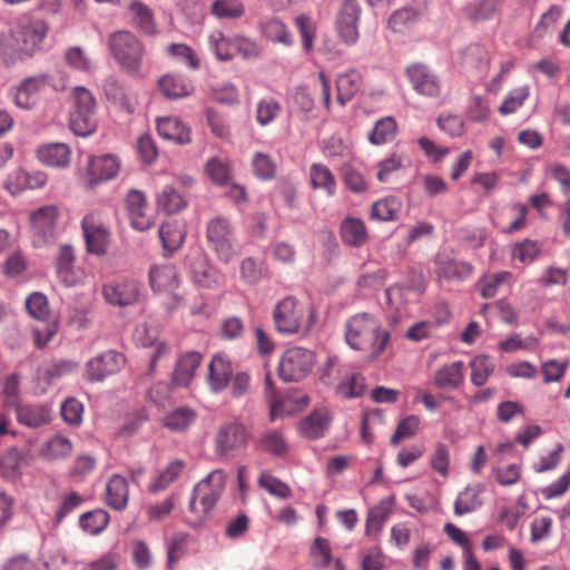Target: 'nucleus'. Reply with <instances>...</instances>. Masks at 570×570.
Segmentation results:
<instances>
[{
    "label": "nucleus",
    "mask_w": 570,
    "mask_h": 570,
    "mask_svg": "<svg viewBox=\"0 0 570 570\" xmlns=\"http://www.w3.org/2000/svg\"><path fill=\"white\" fill-rule=\"evenodd\" d=\"M128 498L127 480L119 474L111 475L106 484V504L116 511H122L127 507Z\"/></svg>",
    "instance_id": "cd10ccee"
},
{
    "label": "nucleus",
    "mask_w": 570,
    "mask_h": 570,
    "mask_svg": "<svg viewBox=\"0 0 570 570\" xmlns=\"http://www.w3.org/2000/svg\"><path fill=\"white\" fill-rule=\"evenodd\" d=\"M311 563L316 569H324L332 561L330 542L324 538H316L309 549Z\"/></svg>",
    "instance_id": "bf43d9fd"
},
{
    "label": "nucleus",
    "mask_w": 570,
    "mask_h": 570,
    "mask_svg": "<svg viewBox=\"0 0 570 570\" xmlns=\"http://www.w3.org/2000/svg\"><path fill=\"white\" fill-rule=\"evenodd\" d=\"M331 422L330 412L326 409L315 410L299 424L301 432L309 439L323 436Z\"/></svg>",
    "instance_id": "4c0bfd02"
},
{
    "label": "nucleus",
    "mask_w": 570,
    "mask_h": 570,
    "mask_svg": "<svg viewBox=\"0 0 570 570\" xmlns=\"http://www.w3.org/2000/svg\"><path fill=\"white\" fill-rule=\"evenodd\" d=\"M59 218L60 209L56 205L41 206L30 214L31 242L35 247H43L56 240Z\"/></svg>",
    "instance_id": "0eeeda50"
},
{
    "label": "nucleus",
    "mask_w": 570,
    "mask_h": 570,
    "mask_svg": "<svg viewBox=\"0 0 570 570\" xmlns=\"http://www.w3.org/2000/svg\"><path fill=\"white\" fill-rule=\"evenodd\" d=\"M157 131L164 139L178 145L188 144L191 140L190 129L175 117L159 118Z\"/></svg>",
    "instance_id": "7c9ffc66"
},
{
    "label": "nucleus",
    "mask_w": 570,
    "mask_h": 570,
    "mask_svg": "<svg viewBox=\"0 0 570 570\" xmlns=\"http://www.w3.org/2000/svg\"><path fill=\"white\" fill-rule=\"evenodd\" d=\"M462 69L473 76H483L490 67V57L487 48L479 43H471L461 53Z\"/></svg>",
    "instance_id": "393cba45"
},
{
    "label": "nucleus",
    "mask_w": 570,
    "mask_h": 570,
    "mask_svg": "<svg viewBox=\"0 0 570 570\" xmlns=\"http://www.w3.org/2000/svg\"><path fill=\"white\" fill-rule=\"evenodd\" d=\"M22 59L30 57L38 49L47 35V26L42 21H35L20 27L13 32Z\"/></svg>",
    "instance_id": "5701e85b"
},
{
    "label": "nucleus",
    "mask_w": 570,
    "mask_h": 570,
    "mask_svg": "<svg viewBox=\"0 0 570 570\" xmlns=\"http://www.w3.org/2000/svg\"><path fill=\"white\" fill-rule=\"evenodd\" d=\"M37 157L46 166L66 168L70 164L71 150L66 144H46L37 149Z\"/></svg>",
    "instance_id": "a878e982"
},
{
    "label": "nucleus",
    "mask_w": 570,
    "mask_h": 570,
    "mask_svg": "<svg viewBox=\"0 0 570 570\" xmlns=\"http://www.w3.org/2000/svg\"><path fill=\"white\" fill-rule=\"evenodd\" d=\"M471 382L476 386H482L487 383L489 376L494 371V364L487 355L475 356L471 363Z\"/></svg>",
    "instance_id": "13d9d810"
},
{
    "label": "nucleus",
    "mask_w": 570,
    "mask_h": 570,
    "mask_svg": "<svg viewBox=\"0 0 570 570\" xmlns=\"http://www.w3.org/2000/svg\"><path fill=\"white\" fill-rule=\"evenodd\" d=\"M254 175L263 180L272 179L276 173V164L269 155L256 153L252 160Z\"/></svg>",
    "instance_id": "774afa93"
},
{
    "label": "nucleus",
    "mask_w": 570,
    "mask_h": 570,
    "mask_svg": "<svg viewBox=\"0 0 570 570\" xmlns=\"http://www.w3.org/2000/svg\"><path fill=\"white\" fill-rule=\"evenodd\" d=\"M275 330L283 335L306 333L315 322L313 307L304 306L293 296H286L273 311Z\"/></svg>",
    "instance_id": "f03ea898"
},
{
    "label": "nucleus",
    "mask_w": 570,
    "mask_h": 570,
    "mask_svg": "<svg viewBox=\"0 0 570 570\" xmlns=\"http://www.w3.org/2000/svg\"><path fill=\"white\" fill-rule=\"evenodd\" d=\"M464 381V364L455 361L438 368L433 375V384L441 390H456Z\"/></svg>",
    "instance_id": "bb28decb"
},
{
    "label": "nucleus",
    "mask_w": 570,
    "mask_h": 570,
    "mask_svg": "<svg viewBox=\"0 0 570 570\" xmlns=\"http://www.w3.org/2000/svg\"><path fill=\"white\" fill-rule=\"evenodd\" d=\"M157 205L167 214H175L187 206L184 196L171 186H165L157 196Z\"/></svg>",
    "instance_id": "8fccbe9b"
},
{
    "label": "nucleus",
    "mask_w": 570,
    "mask_h": 570,
    "mask_svg": "<svg viewBox=\"0 0 570 570\" xmlns=\"http://www.w3.org/2000/svg\"><path fill=\"white\" fill-rule=\"evenodd\" d=\"M26 464V453L17 448L9 449L0 459L2 473L10 479L19 476Z\"/></svg>",
    "instance_id": "c03bdc74"
},
{
    "label": "nucleus",
    "mask_w": 570,
    "mask_h": 570,
    "mask_svg": "<svg viewBox=\"0 0 570 570\" xmlns=\"http://www.w3.org/2000/svg\"><path fill=\"white\" fill-rule=\"evenodd\" d=\"M226 485V473L223 470L212 471L194 488L189 511L198 518L206 517L216 505Z\"/></svg>",
    "instance_id": "39448f33"
},
{
    "label": "nucleus",
    "mask_w": 570,
    "mask_h": 570,
    "mask_svg": "<svg viewBox=\"0 0 570 570\" xmlns=\"http://www.w3.org/2000/svg\"><path fill=\"white\" fill-rule=\"evenodd\" d=\"M298 404L289 395L271 396L269 399V419L275 421L278 417L294 414L298 410Z\"/></svg>",
    "instance_id": "052dcab7"
},
{
    "label": "nucleus",
    "mask_w": 570,
    "mask_h": 570,
    "mask_svg": "<svg viewBox=\"0 0 570 570\" xmlns=\"http://www.w3.org/2000/svg\"><path fill=\"white\" fill-rule=\"evenodd\" d=\"M397 125L393 117H384L377 120L368 135V140L373 145H383L391 140L396 135Z\"/></svg>",
    "instance_id": "3c124183"
},
{
    "label": "nucleus",
    "mask_w": 570,
    "mask_h": 570,
    "mask_svg": "<svg viewBox=\"0 0 570 570\" xmlns=\"http://www.w3.org/2000/svg\"><path fill=\"white\" fill-rule=\"evenodd\" d=\"M269 268L264 258L245 257L239 264V278L244 284L256 285L269 277Z\"/></svg>",
    "instance_id": "2f4dec72"
},
{
    "label": "nucleus",
    "mask_w": 570,
    "mask_h": 570,
    "mask_svg": "<svg viewBox=\"0 0 570 570\" xmlns=\"http://www.w3.org/2000/svg\"><path fill=\"white\" fill-rule=\"evenodd\" d=\"M202 354L198 352H187L181 355L173 373V383L177 386H188L202 363Z\"/></svg>",
    "instance_id": "c85d7f7f"
},
{
    "label": "nucleus",
    "mask_w": 570,
    "mask_h": 570,
    "mask_svg": "<svg viewBox=\"0 0 570 570\" xmlns=\"http://www.w3.org/2000/svg\"><path fill=\"white\" fill-rule=\"evenodd\" d=\"M210 12L218 19H239L245 14V6L240 0H215Z\"/></svg>",
    "instance_id": "5fc2aeb1"
},
{
    "label": "nucleus",
    "mask_w": 570,
    "mask_h": 570,
    "mask_svg": "<svg viewBox=\"0 0 570 570\" xmlns=\"http://www.w3.org/2000/svg\"><path fill=\"white\" fill-rule=\"evenodd\" d=\"M405 76L416 94L425 97L439 96L440 81L428 66L413 63L405 69Z\"/></svg>",
    "instance_id": "a211bd4d"
},
{
    "label": "nucleus",
    "mask_w": 570,
    "mask_h": 570,
    "mask_svg": "<svg viewBox=\"0 0 570 570\" xmlns=\"http://www.w3.org/2000/svg\"><path fill=\"white\" fill-rule=\"evenodd\" d=\"M75 250L70 245H62L59 248L56 273L58 278L68 287L76 286L85 279V272L75 267Z\"/></svg>",
    "instance_id": "412c9836"
},
{
    "label": "nucleus",
    "mask_w": 570,
    "mask_h": 570,
    "mask_svg": "<svg viewBox=\"0 0 570 570\" xmlns=\"http://www.w3.org/2000/svg\"><path fill=\"white\" fill-rule=\"evenodd\" d=\"M107 43L120 68L129 72L140 70L146 48L137 36L128 30H119L109 35Z\"/></svg>",
    "instance_id": "7ed1b4c3"
},
{
    "label": "nucleus",
    "mask_w": 570,
    "mask_h": 570,
    "mask_svg": "<svg viewBox=\"0 0 570 570\" xmlns=\"http://www.w3.org/2000/svg\"><path fill=\"white\" fill-rule=\"evenodd\" d=\"M315 355L312 351L295 346L286 350L281 356L277 372L284 382H299L312 371Z\"/></svg>",
    "instance_id": "1a4fd4ad"
},
{
    "label": "nucleus",
    "mask_w": 570,
    "mask_h": 570,
    "mask_svg": "<svg viewBox=\"0 0 570 570\" xmlns=\"http://www.w3.org/2000/svg\"><path fill=\"white\" fill-rule=\"evenodd\" d=\"M119 169L120 160L115 155L90 156L87 165L86 179L90 186H95L115 178Z\"/></svg>",
    "instance_id": "6ab92c4d"
},
{
    "label": "nucleus",
    "mask_w": 570,
    "mask_h": 570,
    "mask_svg": "<svg viewBox=\"0 0 570 570\" xmlns=\"http://www.w3.org/2000/svg\"><path fill=\"white\" fill-rule=\"evenodd\" d=\"M101 295L109 306L125 308L139 302L141 285L130 277H117L102 284Z\"/></svg>",
    "instance_id": "9d476101"
},
{
    "label": "nucleus",
    "mask_w": 570,
    "mask_h": 570,
    "mask_svg": "<svg viewBox=\"0 0 570 570\" xmlns=\"http://www.w3.org/2000/svg\"><path fill=\"white\" fill-rule=\"evenodd\" d=\"M186 230L183 224L178 220H168L159 228V237L168 254L177 250L184 243Z\"/></svg>",
    "instance_id": "e433bc0d"
},
{
    "label": "nucleus",
    "mask_w": 570,
    "mask_h": 570,
    "mask_svg": "<svg viewBox=\"0 0 570 570\" xmlns=\"http://www.w3.org/2000/svg\"><path fill=\"white\" fill-rule=\"evenodd\" d=\"M208 46L219 61H229L237 56L249 60L261 55V47L254 39L243 35L227 37L220 30H214L208 36Z\"/></svg>",
    "instance_id": "20e7f679"
},
{
    "label": "nucleus",
    "mask_w": 570,
    "mask_h": 570,
    "mask_svg": "<svg viewBox=\"0 0 570 570\" xmlns=\"http://www.w3.org/2000/svg\"><path fill=\"white\" fill-rule=\"evenodd\" d=\"M81 228L88 253L104 256L110 245V230L104 217L98 213L87 214L81 220Z\"/></svg>",
    "instance_id": "ddd939ff"
},
{
    "label": "nucleus",
    "mask_w": 570,
    "mask_h": 570,
    "mask_svg": "<svg viewBox=\"0 0 570 570\" xmlns=\"http://www.w3.org/2000/svg\"><path fill=\"white\" fill-rule=\"evenodd\" d=\"M125 206L132 228L144 232L153 226V216L144 193L130 190L126 196Z\"/></svg>",
    "instance_id": "aec40b11"
},
{
    "label": "nucleus",
    "mask_w": 570,
    "mask_h": 570,
    "mask_svg": "<svg viewBox=\"0 0 570 570\" xmlns=\"http://www.w3.org/2000/svg\"><path fill=\"white\" fill-rule=\"evenodd\" d=\"M205 173L213 184L224 186L232 177V165L226 159L213 157L206 163Z\"/></svg>",
    "instance_id": "de8ad7c7"
},
{
    "label": "nucleus",
    "mask_w": 570,
    "mask_h": 570,
    "mask_svg": "<svg viewBox=\"0 0 570 570\" xmlns=\"http://www.w3.org/2000/svg\"><path fill=\"white\" fill-rule=\"evenodd\" d=\"M207 239L223 263L227 264L236 256L234 230L227 218L217 216L208 222Z\"/></svg>",
    "instance_id": "f8f14e48"
},
{
    "label": "nucleus",
    "mask_w": 570,
    "mask_h": 570,
    "mask_svg": "<svg viewBox=\"0 0 570 570\" xmlns=\"http://www.w3.org/2000/svg\"><path fill=\"white\" fill-rule=\"evenodd\" d=\"M17 420L29 428H39L50 421V410L40 404H17Z\"/></svg>",
    "instance_id": "72a5a7b5"
},
{
    "label": "nucleus",
    "mask_w": 570,
    "mask_h": 570,
    "mask_svg": "<svg viewBox=\"0 0 570 570\" xmlns=\"http://www.w3.org/2000/svg\"><path fill=\"white\" fill-rule=\"evenodd\" d=\"M342 240L354 247H361L367 242V229L360 218L347 217L341 224Z\"/></svg>",
    "instance_id": "c9c22d12"
},
{
    "label": "nucleus",
    "mask_w": 570,
    "mask_h": 570,
    "mask_svg": "<svg viewBox=\"0 0 570 570\" xmlns=\"http://www.w3.org/2000/svg\"><path fill=\"white\" fill-rule=\"evenodd\" d=\"M69 127L77 136H90L97 128L96 101L85 87L73 89V107L69 114Z\"/></svg>",
    "instance_id": "423d86ee"
},
{
    "label": "nucleus",
    "mask_w": 570,
    "mask_h": 570,
    "mask_svg": "<svg viewBox=\"0 0 570 570\" xmlns=\"http://www.w3.org/2000/svg\"><path fill=\"white\" fill-rule=\"evenodd\" d=\"M233 375L230 360L223 353L215 354L208 364L207 382L215 393L227 387Z\"/></svg>",
    "instance_id": "b1692460"
},
{
    "label": "nucleus",
    "mask_w": 570,
    "mask_h": 570,
    "mask_svg": "<svg viewBox=\"0 0 570 570\" xmlns=\"http://www.w3.org/2000/svg\"><path fill=\"white\" fill-rule=\"evenodd\" d=\"M158 88L169 99L184 98L194 92V85L179 75H165L158 80Z\"/></svg>",
    "instance_id": "473e14b6"
},
{
    "label": "nucleus",
    "mask_w": 570,
    "mask_h": 570,
    "mask_svg": "<svg viewBox=\"0 0 570 570\" xmlns=\"http://www.w3.org/2000/svg\"><path fill=\"white\" fill-rule=\"evenodd\" d=\"M541 252V245L537 240L523 239L511 246V257L522 264L533 263Z\"/></svg>",
    "instance_id": "6e6d98bb"
},
{
    "label": "nucleus",
    "mask_w": 570,
    "mask_h": 570,
    "mask_svg": "<svg viewBox=\"0 0 570 570\" xmlns=\"http://www.w3.org/2000/svg\"><path fill=\"white\" fill-rule=\"evenodd\" d=\"M294 23L302 37L303 49L306 52H309L313 49L314 39L316 36L315 23L313 22L312 18L307 14H298L294 19Z\"/></svg>",
    "instance_id": "69168bd1"
},
{
    "label": "nucleus",
    "mask_w": 570,
    "mask_h": 570,
    "mask_svg": "<svg viewBox=\"0 0 570 570\" xmlns=\"http://www.w3.org/2000/svg\"><path fill=\"white\" fill-rule=\"evenodd\" d=\"M402 203L395 197H386L375 202L371 208V218L380 222H391L397 218Z\"/></svg>",
    "instance_id": "09e8293b"
},
{
    "label": "nucleus",
    "mask_w": 570,
    "mask_h": 570,
    "mask_svg": "<svg viewBox=\"0 0 570 570\" xmlns=\"http://www.w3.org/2000/svg\"><path fill=\"white\" fill-rule=\"evenodd\" d=\"M512 273L509 271H500L495 273L484 274L476 283L479 292L483 298H492L498 294L499 288L509 283Z\"/></svg>",
    "instance_id": "37998d69"
},
{
    "label": "nucleus",
    "mask_w": 570,
    "mask_h": 570,
    "mask_svg": "<svg viewBox=\"0 0 570 570\" xmlns=\"http://www.w3.org/2000/svg\"><path fill=\"white\" fill-rule=\"evenodd\" d=\"M361 75L356 70L342 73L336 79L337 101L345 106L361 87Z\"/></svg>",
    "instance_id": "79ce46f5"
},
{
    "label": "nucleus",
    "mask_w": 570,
    "mask_h": 570,
    "mask_svg": "<svg viewBox=\"0 0 570 570\" xmlns=\"http://www.w3.org/2000/svg\"><path fill=\"white\" fill-rule=\"evenodd\" d=\"M315 96H317L325 109L331 110V86L324 72H318L317 79L311 90L307 87H299L295 90V104L304 111H311L314 108Z\"/></svg>",
    "instance_id": "f3484780"
},
{
    "label": "nucleus",
    "mask_w": 570,
    "mask_h": 570,
    "mask_svg": "<svg viewBox=\"0 0 570 570\" xmlns=\"http://www.w3.org/2000/svg\"><path fill=\"white\" fill-rule=\"evenodd\" d=\"M148 276L151 289L167 296L168 311L171 312L181 305L180 279L175 266L169 264L151 266Z\"/></svg>",
    "instance_id": "6e6552de"
},
{
    "label": "nucleus",
    "mask_w": 570,
    "mask_h": 570,
    "mask_svg": "<svg viewBox=\"0 0 570 570\" xmlns=\"http://www.w3.org/2000/svg\"><path fill=\"white\" fill-rule=\"evenodd\" d=\"M72 452L71 441L63 435L50 438L41 449V455L49 461L61 460Z\"/></svg>",
    "instance_id": "a18cd8bd"
},
{
    "label": "nucleus",
    "mask_w": 570,
    "mask_h": 570,
    "mask_svg": "<svg viewBox=\"0 0 570 570\" xmlns=\"http://www.w3.org/2000/svg\"><path fill=\"white\" fill-rule=\"evenodd\" d=\"M344 338L354 351L366 353L370 362L379 360L390 344V332L370 313H357L345 323Z\"/></svg>",
    "instance_id": "f257e3e1"
},
{
    "label": "nucleus",
    "mask_w": 570,
    "mask_h": 570,
    "mask_svg": "<svg viewBox=\"0 0 570 570\" xmlns=\"http://www.w3.org/2000/svg\"><path fill=\"white\" fill-rule=\"evenodd\" d=\"M258 484L274 497L288 499L292 495L291 488L268 472H263L259 475Z\"/></svg>",
    "instance_id": "338daca9"
},
{
    "label": "nucleus",
    "mask_w": 570,
    "mask_h": 570,
    "mask_svg": "<svg viewBox=\"0 0 570 570\" xmlns=\"http://www.w3.org/2000/svg\"><path fill=\"white\" fill-rule=\"evenodd\" d=\"M248 438L249 433L244 424L236 421L222 423L214 438L215 453L233 458L247 446Z\"/></svg>",
    "instance_id": "9b49d317"
},
{
    "label": "nucleus",
    "mask_w": 570,
    "mask_h": 570,
    "mask_svg": "<svg viewBox=\"0 0 570 570\" xmlns=\"http://www.w3.org/2000/svg\"><path fill=\"white\" fill-rule=\"evenodd\" d=\"M411 293L410 288L393 285L386 288L385 296L387 303L391 307H393L397 314V316L393 317V321H396L397 317H402L404 314V307L409 302L407 295Z\"/></svg>",
    "instance_id": "0e129e2a"
},
{
    "label": "nucleus",
    "mask_w": 570,
    "mask_h": 570,
    "mask_svg": "<svg viewBox=\"0 0 570 570\" xmlns=\"http://www.w3.org/2000/svg\"><path fill=\"white\" fill-rule=\"evenodd\" d=\"M361 14V7L357 0H344L336 19V30L348 46L356 43L358 39L357 21Z\"/></svg>",
    "instance_id": "dca6fc26"
},
{
    "label": "nucleus",
    "mask_w": 570,
    "mask_h": 570,
    "mask_svg": "<svg viewBox=\"0 0 570 570\" xmlns=\"http://www.w3.org/2000/svg\"><path fill=\"white\" fill-rule=\"evenodd\" d=\"M474 268L464 261H459L445 255L438 256L435 261V275L439 281L464 282L468 279Z\"/></svg>",
    "instance_id": "4be33fe9"
},
{
    "label": "nucleus",
    "mask_w": 570,
    "mask_h": 570,
    "mask_svg": "<svg viewBox=\"0 0 570 570\" xmlns=\"http://www.w3.org/2000/svg\"><path fill=\"white\" fill-rule=\"evenodd\" d=\"M197 416V412L191 407L180 406L167 413L163 424L173 432H184L195 423Z\"/></svg>",
    "instance_id": "58836bf2"
},
{
    "label": "nucleus",
    "mask_w": 570,
    "mask_h": 570,
    "mask_svg": "<svg viewBox=\"0 0 570 570\" xmlns=\"http://www.w3.org/2000/svg\"><path fill=\"white\" fill-rule=\"evenodd\" d=\"M51 86L49 73L27 77L14 89V104L20 108L29 109L39 101L42 92Z\"/></svg>",
    "instance_id": "2eb2a0df"
},
{
    "label": "nucleus",
    "mask_w": 570,
    "mask_h": 570,
    "mask_svg": "<svg viewBox=\"0 0 570 570\" xmlns=\"http://www.w3.org/2000/svg\"><path fill=\"white\" fill-rule=\"evenodd\" d=\"M0 60L6 65L22 60L13 31L0 35Z\"/></svg>",
    "instance_id": "e2e57ef3"
},
{
    "label": "nucleus",
    "mask_w": 570,
    "mask_h": 570,
    "mask_svg": "<svg viewBox=\"0 0 570 570\" xmlns=\"http://www.w3.org/2000/svg\"><path fill=\"white\" fill-rule=\"evenodd\" d=\"M129 9L132 14V22L135 27L148 35L156 31L153 11L146 4L141 2H132Z\"/></svg>",
    "instance_id": "864d4df0"
},
{
    "label": "nucleus",
    "mask_w": 570,
    "mask_h": 570,
    "mask_svg": "<svg viewBox=\"0 0 570 570\" xmlns=\"http://www.w3.org/2000/svg\"><path fill=\"white\" fill-rule=\"evenodd\" d=\"M125 356L114 350L106 351L86 363L85 377L89 382H102L118 373L125 365Z\"/></svg>",
    "instance_id": "4468645a"
},
{
    "label": "nucleus",
    "mask_w": 570,
    "mask_h": 570,
    "mask_svg": "<svg viewBox=\"0 0 570 570\" xmlns=\"http://www.w3.org/2000/svg\"><path fill=\"white\" fill-rule=\"evenodd\" d=\"M186 468V462L180 459H176L167 464L165 469H163L155 481L149 484L148 491L150 493H157L166 490L170 484H173L178 478L183 474Z\"/></svg>",
    "instance_id": "ea45409f"
},
{
    "label": "nucleus",
    "mask_w": 570,
    "mask_h": 570,
    "mask_svg": "<svg viewBox=\"0 0 570 570\" xmlns=\"http://www.w3.org/2000/svg\"><path fill=\"white\" fill-rule=\"evenodd\" d=\"M79 524L85 532L97 535L108 527L109 514L104 509H95L81 514Z\"/></svg>",
    "instance_id": "49530a36"
},
{
    "label": "nucleus",
    "mask_w": 570,
    "mask_h": 570,
    "mask_svg": "<svg viewBox=\"0 0 570 570\" xmlns=\"http://www.w3.org/2000/svg\"><path fill=\"white\" fill-rule=\"evenodd\" d=\"M499 4L500 0H474L464 8V14L472 21H485L494 16Z\"/></svg>",
    "instance_id": "603ef678"
},
{
    "label": "nucleus",
    "mask_w": 570,
    "mask_h": 570,
    "mask_svg": "<svg viewBox=\"0 0 570 570\" xmlns=\"http://www.w3.org/2000/svg\"><path fill=\"white\" fill-rule=\"evenodd\" d=\"M482 491L483 488L480 484L468 485L461 491L454 501V514L461 517L481 507L482 500L480 495Z\"/></svg>",
    "instance_id": "a19ab883"
},
{
    "label": "nucleus",
    "mask_w": 570,
    "mask_h": 570,
    "mask_svg": "<svg viewBox=\"0 0 570 570\" xmlns=\"http://www.w3.org/2000/svg\"><path fill=\"white\" fill-rule=\"evenodd\" d=\"M262 37L274 43L289 47L294 39L286 23L278 17H267L259 22Z\"/></svg>",
    "instance_id": "c756f323"
},
{
    "label": "nucleus",
    "mask_w": 570,
    "mask_h": 570,
    "mask_svg": "<svg viewBox=\"0 0 570 570\" xmlns=\"http://www.w3.org/2000/svg\"><path fill=\"white\" fill-rule=\"evenodd\" d=\"M407 165H410V160L404 154L393 151L390 156L379 163L376 178L379 181L385 183L389 180L392 173L400 170Z\"/></svg>",
    "instance_id": "4d7b16f0"
},
{
    "label": "nucleus",
    "mask_w": 570,
    "mask_h": 570,
    "mask_svg": "<svg viewBox=\"0 0 570 570\" xmlns=\"http://www.w3.org/2000/svg\"><path fill=\"white\" fill-rule=\"evenodd\" d=\"M309 184L313 189H321L327 196H333L336 191V179L331 169L321 163H314L309 166Z\"/></svg>",
    "instance_id": "f704fd0d"
},
{
    "label": "nucleus",
    "mask_w": 570,
    "mask_h": 570,
    "mask_svg": "<svg viewBox=\"0 0 570 570\" xmlns=\"http://www.w3.org/2000/svg\"><path fill=\"white\" fill-rule=\"evenodd\" d=\"M530 90L528 86H522L509 92L508 97L502 101L499 107V112L502 116H508L518 111L525 100L529 98Z\"/></svg>",
    "instance_id": "680f3d73"
}]
</instances>
